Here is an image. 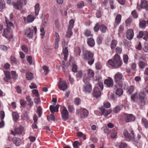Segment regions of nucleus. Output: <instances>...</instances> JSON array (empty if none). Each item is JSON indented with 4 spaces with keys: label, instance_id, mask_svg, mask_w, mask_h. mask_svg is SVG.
I'll return each instance as SVG.
<instances>
[{
    "label": "nucleus",
    "instance_id": "56",
    "mask_svg": "<svg viewBox=\"0 0 148 148\" xmlns=\"http://www.w3.org/2000/svg\"><path fill=\"white\" fill-rule=\"evenodd\" d=\"M27 60V62L29 64H31L32 63V58L31 56H28L26 57Z\"/></svg>",
    "mask_w": 148,
    "mask_h": 148
},
{
    "label": "nucleus",
    "instance_id": "1",
    "mask_svg": "<svg viewBox=\"0 0 148 148\" xmlns=\"http://www.w3.org/2000/svg\"><path fill=\"white\" fill-rule=\"evenodd\" d=\"M108 62L110 65L114 68H117L121 67L123 63L120 56L117 54L114 55L113 60H109Z\"/></svg>",
    "mask_w": 148,
    "mask_h": 148
},
{
    "label": "nucleus",
    "instance_id": "26",
    "mask_svg": "<svg viewBox=\"0 0 148 148\" xmlns=\"http://www.w3.org/2000/svg\"><path fill=\"white\" fill-rule=\"evenodd\" d=\"M40 10V5L38 3L35 5L34 7L35 14L36 16H38L39 14Z\"/></svg>",
    "mask_w": 148,
    "mask_h": 148
},
{
    "label": "nucleus",
    "instance_id": "53",
    "mask_svg": "<svg viewBox=\"0 0 148 148\" xmlns=\"http://www.w3.org/2000/svg\"><path fill=\"white\" fill-rule=\"evenodd\" d=\"M37 113L39 117H40L42 114V109L39 106L38 107Z\"/></svg>",
    "mask_w": 148,
    "mask_h": 148
},
{
    "label": "nucleus",
    "instance_id": "57",
    "mask_svg": "<svg viewBox=\"0 0 148 148\" xmlns=\"http://www.w3.org/2000/svg\"><path fill=\"white\" fill-rule=\"evenodd\" d=\"M127 146V144L124 143H121L119 144V148H125Z\"/></svg>",
    "mask_w": 148,
    "mask_h": 148
},
{
    "label": "nucleus",
    "instance_id": "17",
    "mask_svg": "<svg viewBox=\"0 0 148 148\" xmlns=\"http://www.w3.org/2000/svg\"><path fill=\"white\" fill-rule=\"evenodd\" d=\"M13 5L14 8L18 10H21L22 7V3L20 0L16 2L13 3Z\"/></svg>",
    "mask_w": 148,
    "mask_h": 148
},
{
    "label": "nucleus",
    "instance_id": "34",
    "mask_svg": "<svg viewBox=\"0 0 148 148\" xmlns=\"http://www.w3.org/2000/svg\"><path fill=\"white\" fill-rule=\"evenodd\" d=\"M87 73L88 77L90 78L92 77L94 75V73L93 71L90 69H88Z\"/></svg>",
    "mask_w": 148,
    "mask_h": 148
},
{
    "label": "nucleus",
    "instance_id": "30",
    "mask_svg": "<svg viewBox=\"0 0 148 148\" xmlns=\"http://www.w3.org/2000/svg\"><path fill=\"white\" fill-rule=\"evenodd\" d=\"M147 66V64L143 61H140L139 64V66L140 69H143L145 67Z\"/></svg>",
    "mask_w": 148,
    "mask_h": 148
},
{
    "label": "nucleus",
    "instance_id": "39",
    "mask_svg": "<svg viewBox=\"0 0 148 148\" xmlns=\"http://www.w3.org/2000/svg\"><path fill=\"white\" fill-rule=\"evenodd\" d=\"M123 59L124 62L125 64H127L129 59L128 55L127 54L124 55L123 56Z\"/></svg>",
    "mask_w": 148,
    "mask_h": 148
},
{
    "label": "nucleus",
    "instance_id": "51",
    "mask_svg": "<svg viewBox=\"0 0 148 148\" xmlns=\"http://www.w3.org/2000/svg\"><path fill=\"white\" fill-rule=\"evenodd\" d=\"M42 68L44 70V72H45V75H47L49 72L48 67L46 66H43Z\"/></svg>",
    "mask_w": 148,
    "mask_h": 148
},
{
    "label": "nucleus",
    "instance_id": "14",
    "mask_svg": "<svg viewBox=\"0 0 148 148\" xmlns=\"http://www.w3.org/2000/svg\"><path fill=\"white\" fill-rule=\"evenodd\" d=\"M99 110L101 112V115H103L105 117H107L109 114L111 112V110H106L103 107L99 108Z\"/></svg>",
    "mask_w": 148,
    "mask_h": 148
},
{
    "label": "nucleus",
    "instance_id": "9",
    "mask_svg": "<svg viewBox=\"0 0 148 148\" xmlns=\"http://www.w3.org/2000/svg\"><path fill=\"white\" fill-rule=\"evenodd\" d=\"M61 114L62 118L64 120L66 121L68 119L69 115V113L67 109L65 107H62Z\"/></svg>",
    "mask_w": 148,
    "mask_h": 148
},
{
    "label": "nucleus",
    "instance_id": "27",
    "mask_svg": "<svg viewBox=\"0 0 148 148\" xmlns=\"http://www.w3.org/2000/svg\"><path fill=\"white\" fill-rule=\"evenodd\" d=\"M139 26L142 29L145 28L146 27V22L144 20L140 21Z\"/></svg>",
    "mask_w": 148,
    "mask_h": 148
},
{
    "label": "nucleus",
    "instance_id": "40",
    "mask_svg": "<svg viewBox=\"0 0 148 148\" xmlns=\"http://www.w3.org/2000/svg\"><path fill=\"white\" fill-rule=\"evenodd\" d=\"M73 145L74 148H77L80 146L81 144L78 141H75L73 143Z\"/></svg>",
    "mask_w": 148,
    "mask_h": 148
},
{
    "label": "nucleus",
    "instance_id": "45",
    "mask_svg": "<svg viewBox=\"0 0 148 148\" xmlns=\"http://www.w3.org/2000/svg\"><path fill=\"white\" fill-rule=\"evenodd\" d=\"M5 3L3 0H0V9H2L5 7Z\"/></svg>",
    "mask_w": 148,
    "mask_h": 148
},
{
    "label": "nucleus",
    "instance_id": "38",
    "mask_svg": "<svg viewBox=\"0 0 148 148\" xmlns=\"http://www.w3.org/2000/svg\"><path fill=\"white\" fill-rule=\"evenodd\" d=\"M72 28H68L66 34V36L68 37H70L72 35Z\"/></svg>",
    "mask_w": 148,
    "mask_h": 148
},
{
    "label": "nucleus",
    "instance_id": "48",
    "mask_svg": "<svg viewBox=\"0 0 148 148\" xmlns=\"http://www.w3.org/2000/svg\"><path fill=\"white\" fill-rule=\"evenodd\" d=\"M77 135L78 137H82L84 140L86 139L85 135L82 132H78L77 133Z\"/></svg>",
    "mask_w": 148,
    "mask_h": 148
},
{
    "label": "nucleus",
    "instance_id": "49",
    "mask_svg": "<svg viewBox=\"0 0 148 148\" xmlns=\"http://www.w3.org/2000/svg\"><path fill=\"white\" fill-rule=\"evenodd\" d=\"M75 53L77 56H80L81 52V50L79 48H77L75 50Z\"/></svg>",
    "mask_w": 148,
    "mask_h": 148
},
{
    "label": "nucleus",
    "instance_id": "33",
    "mask_svg": "<svg viewBox=\"0 0 148 148\" xmlns=\"http://www.w3.org/2000/svg\"><path fill=\"white\" fill-rule=\"evenodd\" d=\"M117 42L116 40H112L110 45V47L111 49H114L116 46Z\"/></svg>",
    "mask_w": 148,
    "mask_h": 148
},
{
    "label": "nucleus",
    "instance_id": "58",
    "mask_svg": "<svg viewBox=\"0 0 148 148\" xmlns=\"http://www.w3.org/2000/svg\"><path fill=\"white\" fill-rule=\"evenodd\" d=\"M131 14L133 17L134 18H136L138 17V15L137 12L135 10L132 11Z\"/></svg>",
    "mask_w": 148,
    "mask_h": 148
},
{
    "label": "nucleus",
    "instance_id": "52",
    "mask_svg": "<svg viewBox=\"0 0 148 148\" xmlns=\"http://www.w3.org/2000/svg\"><path fill=\"white\" fill-rule=\"evenodd\" d=\"M77 6L78 8H80L84 6V3L83 1H81L78 3Z\"/></svg>",
    "mask_w": 148,
    "mask_h": 148
},
{
    "label": "nucleus",
    "instance_id": "24",
    "mask_svg": "<svg viewBox=\"0 0 148 148\" xmlns=\"http://www.w3.org/2000/svg\"><path fill=\"white\" fill-rule=\"evenodd\" d=\"M145 96L146 95L143 92H141L139 93V98L141 100V103H145L144 99Z\"/></svg>",
    "mask_w": 148,
    "mask_h": 148
},
{
    "label": "nucleus",
    "instance_id": "59",
    "mask_svg": "<svg viewBox=\"0 0 148 148\" xmlns=\"http://www.w3.org/2000/svg\"><path fill=\"white\" fill-rule=\"evenodd\" d=\"M117 135V132L116 131H113L111 134V137L112 138H115Z\"/></svg>",
    "mask_w": 148,
    "mask_h": 148
},
{
    "label": "nucleus",
    "instance_id": "18",
    "mask_svg": "<svg viewBox=\"0 0 148 148\" xmlns=\"http://www.w3.org/2000/svg\"><path fill=\"white\" fill-rule=\"evenodd\" d=\"M63 53L64 55V60L66 61L68 57V51L67 47L63 45Z\"/></svg>",
    "mask_w": 148,
    "mask_h": 148
},
{
    "label": "nucleus",
    "instance_id": "43",
    "mask_svg": "<svg viewBox=\"0 0 148 148\" xmlns=\"http://www.w3.org/2000/svg\"><path fill=\"white\" fill-rule=\"evenodd\" d=\"M134 86H131L130 87L128 90V92L129 94H131L134 91Z\"/></svg>",
    "mask_w": 148,
    "mask_h": 148
},
{
    "label": "nucleus",
    "instance_id": "44",
    "mask_svg": "<svg viewBox=\"0 0 148 148\" xmlns=\"http://www.w3.org/2000/svg\"><path fill=\"white\" fill-rule=\"evenodd\" d=\"M53 113H52L50 116H47V119L48 121L50 120L53 121L55 119V117L53 114Z\"/></svg>",
    "mask_w": 148,
    "mask_h": 148
},
{
    "label": "nucleus",
    "instance_id": "2",
    "mask_svg": "<svg viewBox=\"0 0 148 148\" xmlns=\"http://www.w3.org/2000/svg\"><path fill=\"white\" fill-rule=\"evenodd\" d=\"M93 54L91 51L85 50L83 51L82 57L85 60H88V64L91 65L94 62V60L93 58Z\"/></svg>",
    "mask_w": 148,
    "mask_h": 148
},
{
    "label": "nucleus",
    "instance_id": "19",
    "mask_svg": "<svg viewBox=\"0 0 148 148\" xmlns=\"http://www.w3.org/2000/svg\"><path fill=\"white\" fill-rule=\"evenodd\" d=\"M55 37L54 42L55 43V48L57 49L58 47V42L60 40V37L59 34L57 33H55Z\"/></svg>",
    "mask_w": 148,
    "mask_h": 148
},
{
    "label": "nucleus",
    "instance_id": "36",
    "mask_svg": "<svg viewBox=\"0 0 148 148\" xmlns=\"http://www.w3.org/2000/svg\"><path fill=\"white\" fill-rule=\"evenodd\" d=\"M142 123L144 124L145 127H148V121L145 118H143L142 119Z\"/></svg>",
    "mask_w": 148,
    "mask_h": 148
},
{
    "label": "nucleus",
    "instance_id": "60",
    "mask_svg": "<svg viewBox=\"0 0 148 148\" xmlns=\"http://www.w3.org/2000/svg\"><path fill=\"white\" fill-rule=\"evenodd\" d=\"M116 52L118 53L121 54L122 52V49L121 48L117 47L115 49Z\"/></svg>",
    "mask_w": 148,
    "mask_h": 148
},
{
    "label": "nucleus",
    "instance_id": "25",
    "mask_svg": "<svg viewBox=\"0 0 148 148\" xmlns=\"http://www.w3.org/2000/svg\"><path fill=\"white\" fill-rule=\"evenodd\" d=\"M13 141L16 146H19L21 144V140L18 138H14L13 139Z\"/></svg>",
    "mask_w": 148,
    "mask_h": 148
},
{
    "label": "nucleus",
    "instance_id": "11",
    "mask_svg": "<svg viewBox=\"0 0 148 148\" xmlns=\"http://www.w3.org/2000/svg\"><path fill=\"white\" fill-rule=\"evenodd\" d=\"M134 36V32L133 29H129L126 32V38L129 40H132Z\"/></svg>",
    "mask_w": 148,
    "mask_h": 148
},
{
    "label": "nucleus",
    "instance_id": "8",
    "mask_svg": "<svg viewBox=\"0 0 148 148\" xmlns=\"http://www.w3.org/2000/svg\"><path fill=\"white\" fill-rule=\"evenodd\" d=\"M140 8L145 9L146 10H148V3L146 0H141L140 6L139 4H137V9L138 10H140Z\"/></svg>",
    "mask_w": 148,
    "mask_h": 148
},
{
    "label": "nucleus",
    "instance_id": "5",
    "mask_svg": "<svg viewBox=\"0 0 148 148\" xmlns=\"http://www.w3.org/2000/svg\"><path fill=\"white\" fill-rule=\"evenodd\" d=\"M124 79L123 76L121 73L117 72L114 76V79L115 82L121 87H123Z\"/></svg>",
    "mask_w": 148,
    "mask_h": 148
},
{
    "label": "nucleus",
    "instance_id": "61",
    "mask_svg": "<svg viewBox=\"0 0 148 148\" xmlns=\"http://www.w3.org/2000/svg\"><path fill=\"white\" fill-rule=\"evenodd\" d=\"M110 104L108 102H106L103 103L104 107L106 108H110Z\"/></svg>",
    "mask_w": 148,
    "mask_h": 148
},
{
    "label": "nucleus",
    "instance_id": "7",
    "mask_svg": "<svg viewBox=\"0 0 148 148\" xmlns=\"http://www.w3.org/2000/svg\"><path fill=\"white\" fill-rule=\"evenodd\" d=\"M123 117L125 121L127 123L134 121L135 120V117L131 114L125 113L123 114Z\"/></svg>",
    "mask_w": 148,
    "mask_h": 148
},
{
    "label": "nucleus",
    "instance_id": "63",
    "mask_svg": "<svg viewBox=\"0 0 148 148\" xmlns=\"http://www.w3.org/2000/svg\"><path fill=\"white\" fill-rule=\"evenodd\" d=\"M5 113L3 111H1L0 112V118L1 120H3L5 117Z\"/></svg>",
    "mask_w": 148,
    "mask_h": 148
},
{
    "label": "nucleus",
    "instance_id": "50",
    "mask_svg": "<svg viewBox=\"0 0 148 148\" xmlns=\"http://www.w3.org/2000/svg\"><path fill=\"white\" fill-rule=\"evenodd\" d=\"M75 21L73 19H71L70 21L69 25L68 28H72L73 27Z\"/></svg>",
    "mask_w": 148,
    "mask_h": 148
},
{
    "label": "nucleus",
    "instance_id": "20",
    "mask_svg": "<svg viewBox=\"0 0 148 148\" xmlns=\"http://www.w3.org/2000/svg\"><path fill=\"white\" fill-rule=\"evenodd\" d=\"M59 105H57L56 106L51 105L49 107L50 111L51 113H54L55 112H58Z\"/></svg>",
    "mask_w": 148,
    "mask_h": 148
},
{
    "label": "nucleus",
    "instance_id": "6",
    "mask_svg": "<svg viewBox=\"0 0 148 148\" xmlns=\"http://www.w3.org/2000/svg\"><path fill=\"white\" fill-rule=\"evenodd\" d=\"M58 86L60 90L64 91L68 88V85L65 81L60 79L58 84Z\"/></svg>",
    "mask_w": 148,
    "mask_h": 148
},
{
    "label": "nucleus",
    "instance_id": "42",
    "mask_svg": "<svg viewBox=\"0 0 148 148\" xmlns=\"http://www.w3.org/2000/svg\"><path fill=\"white\" fill-rule=\"evenodd\" d=\"M22 50L25 53H27L28 52V49L27 46L25 45H23L21 47Z\"/></svg>",
    "mask_w": 148,
    "mask_h": 148
},
{
    "label": "nucleus",
    "instance_id": "46",
    "mask_svg": "<svg viewBox=\"0 0 148 148\" xmlns=\"http://www.w3.org/2000/svg\"><path fill=\"white\" fill-rule=\"evenodd\" d=\"M11 74L12 76V78L15 79H17L18 75L16 74L15 71H11Z\"/></svg>",
    "mask_w": 148,
    "mask_h": 148
},
{
    "label": "nucleus",
    "instance_id": "31",
    "mask_svg": "<svg viewBox=\"0 0 148 148\" xmlns=\"http://www.w3.org/2000/svg\"><path fill=\"white\" fill-rule=\"evenodd\" d=\"M26 77L29 80H32L34 77V75L32 73L28 72L26 74Z\"/></svg>",
    "mask_w": 148,
    "mask_h": 148
},
{
    "label": "nucleus",
    "instance_id": "23",
    "mask_svg": "<svg viewBox=\"0 0 148 148\" xmlns=\"http://www.w3.org/2000/svg\"><path fill=\"white\" fill-rule=\"evenodd\" d=\"M87 43L88 45L91 47H93L95 45V41L92 38H90L88 39Z\"/></svg>",
    "mask_w": 148,
    "mask_h": 148
},
{
    "label": "nucleus",
    "instance_id": "22",
    "mask_svg": "<svg viewBox=\"0 0 148 148\" xmlns=\"http://www.w3.org/2000/svg\"><path fill=\"white\" fill-rule=\"evenodd\" d=\"M5 76L4 77L3 79L6 82H8L10 79L11 77L10 75V73L8 71L4 72Z\"/></svg>",
    "mask_w": 148,
    "mask_h": 148
},
{
    "label": "nucleus",
    "instance_id": "21",
    "mask_svg": "<svg viewBox=\"0 0 148 148\" xmlns=\"http://www.w3.org/2000/svg\"><path fill=\"white\" fill-rule=\"evenodd\" d=\"M92 86L90 84H88L84 86L83 90L86 92H90L92 91Z\"/></svg>",
    "mask_w": 148,
    "mask_h": 148
},
{
    "label": "nucleus",
    "instance_id": "4",
    "mask_svg": "<svg viewBox=\"0 0 148 148\" xmlns=\"http://www.w3.org/2000/svg\"><path fill=\"white\" fill-rule=\"evenodd\" d=\"M129 132L127 130H125L123 131V135L126 140L129 141L133 140L135 138L134 133L131 128L128 129Z\"/></svg>",
    "mask_w": 148,
    "mask_h": 148
},
{
    "label": "nucleus",
    "instance_id": "3",
    "mask_svg": "<svg viewBox=\"0 0 148 148\" xmlns=\"http://www.w3.org/2000/svg\"><path fill=\"white\" fill-rule=\"evenodd\" d=\"M37 31V27L36 26H32L30 27L27 28L25 30L24 34L28 38L31 39L34 34H36Z\"/></svg>",
    "mask_w": 148,
    "mask_h": 148
},
{
    "label": "nucleus",
    "instance_id": "32",
    "mask_svg": "<svg viewBox=\"0 0 148 148\" xmlns=\"http://www.w3.org/2000/svg\"><path fill=\"white\" fill-rule=\"evenodd\" d=\"M107 29L106 27L103 25L101 24L99 26V29L102 33H105L106 32Z\"/></svg>",
    "mask_w": 148,
    "mask_h": 148
},
{
    "label": "nucleus",
    "instance_id": "35",
    "mask_svg": "<svg viewBox=\"0 0 148 148\" xmlns=\"http://www.w3.org/2000/svg\"><path fill=\"white\" fill-rule=\"evenodd\" d=\"M116 93L119 96L123 94V90L121 88H117L116 90Z\"/></svg>",
    "mask_w": 148,
    "mask_h": 148
},
{
    "label": "nucleus",
    "instance_id": "16",
    "mask_svg": "<svg viewBox=\"0 0 148 148\" xmlns=\"http://www.w3.org/2000/svg\"><path fill=\"white\" fill-rule=\"evenodd\" d=\"M113 80L111 77H109L104 81V84L108 87H112L113 85Z\"/></svg>",
    "mask_w": 148,
    "mask_h": 148
},
{
    "label": "nucleus",
    "instance_id": "12",
    "mask_svg": "<svg viewBox=\"0 0 148 148\" xmlns=\"http://www.w3.org/2000/svg\"><path fill=\"white\" fill-rule=\"evenodd\" d=\"M11 31L10 30L4 29L3 33V36L8 38H12L13 37L11 34Z\"/></svg>",
    "mask_w": 148,
    "mask_h": 148
},
{
    "label": "nucleus",
    "instance_id": "54",
    "mask_svg": "<svg viewBox=\"0 0 148 148\" xmlns=\"http://www.w3.org/2000/svg\"><path fill=\"white\" fill-rule=\"evenodd\" d=\"M32 93L33 95H35L37 97H38L39 93L38 91L37 90L34 89L32 91Z\"/></svg>",
    "mask_w": 148,
    "mask_h": 148
},
{
    "label": "nucleus",
    "instance_id": "41",
    "mask_svg": "<svg viewBox=\"0 0 148 148\" xmlns=\"http://www.w3.org/2000/svg\"><path fill=\"white\" fill-rule=\"evenodd\" d=\"M84 34L87 37L92 36L90 30L88 29L86 30L85 31Z\"/></svg>",
    "mask_w": 148,
    "mask_h": 148
},
{
    "label": "nucleus",
    "instance_id": "29",
    "mask_svg": "<svg viewBox=\"0 0 148 148\" xmlns=\"http://www.w3.org/2000/svg\"><path fill=\"white\" fill-rule=\"evenodd\" d=\"M12 116L13 120L14 121H16L19 117L18 114L16 112H14L12 113Z\"/></svg>",
    "mask_w": 148,
    "mask_h": 148
},
{
    "label": "nucleus",
    "instance_id": "13",
    "mask_svg": "<svg viewBox=\"0 0 148 148\" xmlns=\"http://www.w3.org/2000/svg\"><path fill=\"white\" fill-rule=\"evenodd\" d=\"M24 22L26 23H29L32 22L35 19V17L33 15L29 14L27 18L24 17L23 18Z\"/></svg>",
    "mask_w": 148,
    "mask_h": 148
},
{
    "label": "nucleus",
    "instance_id": "55",
    "mask_svg": "<svg viewBox=\"0 0 148 148\" xmlns=\"http://www.w3.org/2000/svg\"><path fill=\"white\" fill-rule=\"evenodd\" d=\"M95 87H98L99 88V90L101 91L103 90V84L102 83L99 82L98 83V86Z\"/></svg>",
    "mask_w": 148,
    "mask_h": 148
},
{
    "label": "nucleus",
    "instance_id": "28",
    "mask_svg": "<svg viewBox=\"0 0 148 148\" xmlns=\"http://www.w3.org/2000/svg\"><path fill=\"white\" fill-rule=\"evenodd\" d=\"M5 22L6 24L7 28L6 29L10 30V28L11 27H12L13 26V23L11 22H9L8 21L6 17L5 18Z\"/></svg>",
    "mask_w": 148,
    "mask_h": 148
},
{
    "label": "nucleus",
    "instance_id": "62",
    "mask_svg": "<svg viewBox=\"0 0 148 148\" xmlns=\"http://www.w3.org/2000/svg\"><path fill=\"white\" fill-rule=\"evenodd\" d=\"M20 103L21 106L23 107H25V105L26 104V101L23 99H21L20 100Z\"/></svg>",
    "mask_w": 148,
    "mask_h": 148
},
{
    "label": "nucleus",
    "instance_id": "37",
    "mask_svg": "<svg viewBox=\"0 0 148 148\" xmlns=\"http://www.w3.org/2000/svg\"><path fill=\"white\" fill-rule=\"evenodd\" d=\"M121 16L120 14H118L115 18V22L118 24L121 21Z\"/></svg>",
    "mask_w": 148,
    "mask_h": 148
},
{
    "label": "nucleus",
    "instance_id": "10",
    "mask_svg": "<svg viewBox=\"0 0 148 148\" xmlns=\"http://www.w3.org/2000/svg\"><path fill=\"white\" fill-rule=\"evenodd\" d=\"M24 130V127L21 126H20L19 127L16 128L15 129V133L13 131H12L11 134L14 136L16 135V134H21L23 132Z\"/></svg>",
    "mask_w": 148,
    "mask_h": 148
},
{
    "label": "nucleus",
    "instance_id": "15",
    "mask_svg": "<svg viewBox=\"0 0 148 148\" xmlns=\"http://www.w3.org/2000/svg\"><path fill=\"white\" fill-rule=\"evenodd\" d=\"M99 89L98 87H95L93 92V96L96 98L100 97L101 96V91Z\"/></svg>",
    "mask_w": 148,
    "mask_h": 148
},
{
    "label": "nucleus",
    "instance_id": "47",
    "mask_svg": "<svg viewBox=\"0 0 148 148\" xmlns=\"http://www.w3.org/2000/svg\"><path fill=\"white\" fill-rule=\"evenodd\" d=\"M68 110L69 112L73 113L74 112L75 109L72 105H69L68 107Z\"/></svg>",
    "mask_w": 148,
    "mask_h": 148
},
{
    "label": "nucleus",
    "instance_id": "64",
    "mask_svg": "<svg viewBox=\"0 0 148 148\" xmlns=\"http://www.w3.org/2000/svg\"><path fill=\"white\" fill-rule=\"evenodd\" d=\"M82 72L79 71L78 72L76 75V77L77 78H80L82 77Z\"/></svg>",
    "mask_w": 148,
    "mask_h": 148
}]
</instances>
